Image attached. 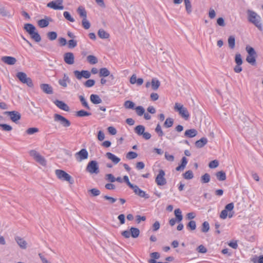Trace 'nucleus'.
<instances>
[{
    "instance_id": "1",
    "label": "nucleus",
    "mask_w": 263,
    "mask_h": 263,
    "mask_svg": "<svg viewBox=\"0 0 263 263\" xmlns=\"http://www.w3.org/2000/svg\"><path fill=\"white\" fill-rule=\"evenodd\" d=\"M247 14L249 22L254 24L259 30L262 31L263 26L261 17L257 13L251 10L247 11Z\"/></svg>"
},
{
    "instance_id": "2",
    "label": "nucleus",
    "mask_w": 263,
    "mask_h": 263,
    "mask_svg": "<svg viewBox=\"0 0 263 263\" xmlns=\"http://www.w3.org/2000/svg\"><path fill=\"white\" fill-rule=\"evenodd\" d=\"M55 174L58 178L62 181H66L70 184H73L74 182V180L72 177L64 171L62 170H56Z\"/></svg>"
},
{
    "instance_id": "3",
    "label": "nucleus",
    "mask_w": 263,
    "mask_h": 263,
    "mask_svg": "<svg viewBox=\"0 0 263 263\" xmlns=\"http://www.w3.org/2000/svg\"><path fill=\"white\" fill-rule=\"evenodd\" d=\"M174 109L178 112L181 117L187 120L190 117V114L186 108L183 106L181 104L176 103L174 106Z\"/></svg>"
},
{
    "instance_id": "4",
    "label": "nucleus",
    "mask_w": 263,
    "mask_h": 263,
    "mask_svg": "<svg viewBox=\"0 0 263 263\" xmlns=\"http://www.w3.org/2000/svg\"><path fill=\"white\" fill-rule=\"evenodd\" d=\"M16 77L24 84H26L28 87H32L33 84L30 78L27 77V74L23 72H18L16 73Z\"/></svg>"
},
{
    "instance_id": "5",
    "label": "nucleus",
    "mask_w": 263,
    "mask_h": 263,
    "mask_svg": "<svg viewBox=\"0 0 263 263\" xmlns=\"http://www.w3.org/2000/svg\"><path fill=\"white\" fill-rule=\"evenodd\" d=\"M140 234V231L138 228L132 227L129 231L125 230L121 233L122 236L125 238H128L130 236L135 238H137Z\"/></svg>"
},
{
    "instance_id": "6",
    "label": "nucleus",
    "mask_w": 263,
    "mask_h": 263,
    "mask_svg": "<svg viewBox=\"0 0 263 263\" xmlns=\"http://www.w3.org/2000/svg\"><path fill=\"white\" fill-rule=\"evenodd\" d=\"M86 170L91 174H98L100 172L98 162L95 160L89 161L86 166Z\"/></svg>"
},
{
    "instance_id": "7",
    "label": "nucleus",
    "mask_w": 263,
    "mask_h": 263,
    "mask_svg": "<svg viewBox=\"0 0 263 263\" xmlns=\"http://www.w3.org/2000/svg\"><path fill=\"white\" fill-rule=\"evenodd\" d=\"M53 118L55 122H59L64 127H68L71 125L70 121L60 114H55Z\"/></svg>"
},
{
    "instance_id": "8",
    "label": "nucleus",
    "mask_w": 263,
    "mask_h": 263,
    "mask_svg": "<svg viewBox=\"0 0 263 263\" xmlns=\"http://www.w3.org/2000/svg\"><path fill=\"white\" fill-rule=\"evenodd\" d=\"M30 155L33 157L35 160L43 166L46 165V160L44 157L41 156L35 150H31L29 152Z\"/></svg>"
},
{
    "instance_id": "9",
    "label": "nucleus",
    "mask_w": 263,
    "mask_h": 263,
    "mask_svg": "<svg viewBox=\"0 0 263 263\" xmlns=\"http://www.w3.org/2000/svg\"><path fill=\"white\" fill-rule=\"evenodd\" d=\"M74 157L77 161L81 162L88 158V153L85 148H82L74 154Z\"/></svg>"
},
{
    "instance_id": "10",
    "label": "nucleus",
    "mask_w": 263,
    "mask_h": 263,
    "mask_svg": "<svg viewBox=\"0 0 263 263\" xmlns=\"http://www.w3.org/2000/svg\"><path fill=\"white\" fill-rule=\"evenodd\" d=\"M63 3V0H55L48 3L47 6L54 10H63L64 9Z\"/></svg>"
},
{
    "instance_id": "11",
    "label": "nucleus",
    "mask_w": 263,
    "mask_h": 263,
    "mask_svg": "<svg viewBox=\"0 0 263 263\" xmlns=\"http://www.w3.org/2000/svg\"><path fill=\"white\" fill-rule=\"evenodd\" d=\"M164 171L162 170H160L155 179V181L158 185L162 186L166 183V180L164 178Z\"/></svg>"
},
{
    "instance_id": "12",
    "label": "nucleus",
    "mask_w": 263,
    "mask_h": 263,
    "mask_svg": "<svg viewBox=\"0 0 263 263\" xmlns=\"http://www.w3.org/2000/svg\"><path fill=\"white\" fill-rule=\"evenodd\" d=\"M4 114L8 116L10 119L15 123H17L21 118V114L16 111H5Z\"/></svg>"
},
{
    "instance_id": "13",
    "label": "nucleus",
    "mask_w": 263,
    "mask_h": 263,
    "mask_svg": "<svg viewBox=\"0 0 263 263\" xmlns=\"http://www.w3.org/2000/svg\"><path fill=\"white\" fill-rule=\"evenodd\" d=\"M234 207V206L233 202L227 204L224 209L223 210L220 214V218L225 219L228 216V211H232L233 210Z\"/></svg>"
},
{
    "instance_id": "14",
    "label": "nucleus",
    "mask_w": 263,
    "mask_h": 263,
    "mask_svg": "<svg viewBox=\"0 0 263 263\" xmlns=\"http://www.w3.org/2000/svg\"><path fill=\"white\" fill-rule=\"evenodd\" d=\"M133 190L135 194L138 195L140 197H143L145 199H148L149 197L148 194H146L145 192L141 190L137 185H134L133 187L131 188Z\"/></svg>"
},
{
    "instance_id": "15",
    "label": "nucleus",
    "mask_w": 263,
    "mask_h": 263,
    "mask_svg": "<svg viewBox=\"0 0 263 263\" xmlns=\"http://www.w3.org/2000/svg\"><path fill=\"white\" fill-rule=\"evenodd\" d=\"M64 62L69 65H72L74 62V54L72 52H66L64 54Z\"/></svg>"
},
{
    "instance_id": "16",
    "label": "nucleus",
    "mask_w": 263,
    "mask_h": 263,
    "mask_svg": "<svg viewBox=\"0 0 263 263\" xmlns=\"http://www.w3.org/2000/svg\"><path fill=\"white\" fill-rule=\"evenodd\" d=\"M1 60L4 63L10 65H14L16 62V59L12 57H3Z\"/></svg>"
},
{
    "instance_id": "17",
    "label": "nucleus",
    "mask_w": 263,
    "mask_h": 263,
    "mask_svg": "<svg viewBox=\"0 0 263 263\" xmlns=\"http://www.w3.org/2000/svg\"><path fill=\"white\" fill-rule=\"evenodd\" d=\"M54 103L57 107H58L61 109H62L66 111H68L69 110V107H68V106L65 103L62 101L56 100L54 102Z\"/></svg>"
},
{
    "instance_id": "18",
    "label": "nucleus",
    "mask_w": 263,
    "mask_h": 263,
    "mask_svg": "<svg viewBox=\"0 0 263 263\" xmlns=\"http://www.w3.org/2000/svg\"><path fill=\"white\" fill-rule=\"evenodd\" d=\"M15 240L21 249H26L27 248V243L23 238L17 236L15 237Z\"/></svg>"
},
{
    "instance_id": "19",
    "label": "nucleus",
    "mask_w": 263,
    "mask_h": 263,
    "mask_svg": "<svg viewBox=\"0 0 263 263\" xmlns=\"http://www.w3.org/2000/svg\"><path fill=\"white\" fill-rule=\"evenodd\" d=\"M41 89L44 92L47 94H52L53 93V89L52 87L48 84H42L40 85Z\"/></svg>"
},
{
    "instance_id": "20",
    "label": "nucleus",
    "mask_w": 263,
    "mask_h": 263,
    "mask_svg": "<svg viewBox=\"0 0 263 263\" xmlns=\"http://www.w3.org/2000/svg\"><path fill=\"white\" fill-rule=\"evenodd\" d=\"M51 18L46 16L45 19H42L38 21L37 24L41 28L47 27L49 24V21H51Z\"/></svg>"
},
{
    "instance_id": "21",
    "label": "nucleus",
    "mask_w": 263,
    "mask_h": 263,
    "mask_svg": "<svg viewBox=\"0 0 263 263\" xmlns=\"http://www.w3.org/2000/svg\"><path fill=\"white\" fill-rule=\"evenodd\" d=\"M106 156L108 159L111 160L112 162L115 164L118 163L120 161V159L119 158L117 157L116 156L110 152H107L106 154Z\"/></svg>"
},
{
    "instance_id": "22",
    "label": "nucleus",
    "mask_w": 263,
    "mask_h": 263,
    "mask_svg": "<svg viewBox=\"0 0 263 263\" xmlns=\"http://www.w3.org/2000/svg\"><path fill=\"white\" fill-rule=\"evenodd\" d=\"M70 80L68 76L66 74H64L62 79L59 80V84L63 87H66L67 86V82H69Z\"/></svg>"
},
{
    "instance_id": "23",
    "label": "nucleus",
    "mask_w": 263,
    "mask_h": 263,
    "mask_svg": "<svg viewBox=\"0 0 263 263\" xmlns=\"http://www.w3.org/2000/svg\"><path fill=\"white\" fill-rule=\"evenodd\" d=\"M208 143V139L205 137H202L200 140L195 142V146L197 148L203 147Z\"/></svg>"
},
{
    "instance_id": "24",
    "label": "nucleus",
    "mask_w": 263,
    "mask_h": 263,
    "mask_svg": "<svg viewBox=\"0 0 263 263\" xmlns=\"http://www.w3.org/2000/svg\"><path fill=\"white\" fill-rule=\"evenodd\" d=\"M90 99L91 102L95 104H100L102 102L101 99L97 95H91L90 97Z\"/></svg>"
},
{
    "instance_id": "25",
    "label": "nucleus",
    "mask_w": 263,
    "mask_h": 263,
    "mask_svg": "<svg viewBox=\"0 0 263 263\" xmlns=\"http://www.w3.org/2000/svg\"><path fill=\"white\" fill-rule=\"evenodd\" d=\"M197 134V131L195 129H190L186 130L184 133V136L189 138L195 137Z\"/></svg>"
},
{
    "instance_id": "26",
    "label": "nucleus",
    "mask_w": 263,
    "mask_h": 263,
    "mask_svg": "<svg viewBox=\"0 0 263 263\" xmlns=\"http://www.w3.org/2000/svg\"><path fill=\"white\" fill-rule=\"evenodd\" d=\"M24 29L29 34H32L36 30L35 27L31 24H25L24 25Z\"/></svg>"
},
{
    "instance_id": "27",
    "label": "nucleus",
    "mask_w": 263,
    "mask_h": 263,
    "mask_svg": "<svg viewBox=\"0 0 263 263\" xmlns=\"http://www.w3.org/2000/svg\"><path fill=\"white\" fill-rule=\"evenodd\" d=\"M151 86L152 89H153L154 90H156L160 87V82L158 80L155 78H153L152 80Z\"/></svg>"
},
{
    "instance_id": "28",
    "label": "nucleus",
    "mask_w": 263,
    "mask_h": 263,
    "mask_svg": "<svg viewBox=\"0 0 263 263\" xmlns=\"http://www.w3.org/2000/svg\"><path fill=\"white\" fill-rule=\"evenodd\" d=\"M215 176L219 181H224L226 179V173L223 171L217 172L215 174Z\"/></svg>"
},
{
    "instance_id": "29",
    "label": "nucleus",
    "mask_w": 263,
    "mask_h": 263,
    "mask_svg": "<svg viewBox=\"0 0 263 263\" xmlns=\"http://www.w3.org/2000/svg\"><path fill=\"white\" fill-rule=\"evenodd\" d=\"M174 214L176 219L177 220V222H180L183 219L181 211L180 209H177L174 211Z\"/></svg>"
},
{
    "instance_id": "30",
    "label": "nucleus",
    "mask_w": 263,
    "mask_h": 263,
    "mask_svg": "<svg viewBox=\"0 0 263 263\" xmlns=\"http://www.w3.org/2000/svg\"><path fill=\"white\" fill-rule=\"evenodd\" d=\"M110 74V71L106 68H101L99 70V76L100 77H106Z\"/></svg>"
},
{
    "instance_id": "31",
    "label": "nucleus",
    "mask_w": 263,
    "mask_h": 263,
    "mask_svg": "<svg viewBox=\"0 0 263 263\" xmlns=\"http://www.w3.org/2000/svg\"><path fill=\"white\" fill-rule=\"evenodd\" d=\"M185 10L187 14H190L192 12V7L190 0H184Z\"/></svg>"
},
{
    "instance_id": "32",
    "label": "nucleus",
    "mask_w": 263,
    "mask_h": 263,
    "mask_svg": "<svg viewBox=\"0 0 263 263\" xmlns=\"http://www.w3.org/2000/svg\"><path fill=\"white\" fill-rule=\"evenodd\" d=\"M145 130V127L143 125H139L135 128V132L139 136H141Z\"/></svg>"
},
{
    "instance_id": "33",
    "label": "nucleus",
    "mask_w": 263,
    "mask_h": 263,
    "mask_svg": "<svg viewBox=\"0 0 263 263\" xmlns=\"http://www.w3.org/2000/svg\"><path fill=\"white\" fill-rule=\"evenodd\" d=\"M98 34L101 39H108L109 37V34L103 29L99 30Z\"/></svg>"
},
{
    "instance_id": "34",
    "label": "nucleus",
    "mask_w": 263,
    "mask_h": 263,
    "mask_svg": "<svg viewBox=\"0 0 263 263\" xmlns=\"http://www.w3.org/2000/svg\"><path fill=\"white\" fill-rule=\"evenodd\" d=\"M77 12L80 16L82 17L83 18H87V12L85 10L84 8L82 6L79 7L77 9Z\"/></svg>"
},
{
    "instance_id": "35",
    "label": "nucleus",
    "mask_w": 263,
    "mask_h": 263,
    "mask_svg": "<svg viewBox=\"0 0 263 263\" xmlns=\"http://www.w3.org/2000/svg\"><path fill=\"white\" fill-rule=\"evenodd\" d=\"M0 15L5 17H11L12 15L5 7L0 8Z\"/></svg>"
},
{
    "instance_id": "36",
    "label": "nucleus",
    "mask_w": 263,
    "mask_h": 263,
    "mask_svg": "<svg viewBox=\"0 0 263 263\" xmlns=\"http://www.w3.org/2000/svg\"><path fill=\"white\" fill-rule=\"evenodd\" d=\"M256 55H248L247 57L246 61L252 65H255L256 64Z\"/></svg>"
},
{
    "instance_id": "37",
    "label": "nucleus",
    "mask_w": 263,
    "mask_h": 263,
    "mask_svg": "<svg viewBox=\"0 0 263 263\" xmlns=\"http://www.w3.org/2000/svg\"><path fill=\"white\" fill-rule=\"evenodd\" d=\"M174 123V119L171 118H167L165 120L163 126L165 128H170L172 127Z\"/></svg>"
},
{
    "instance_id": "38",
    "label": "nucleus",
    "mask_w": 263,
    "mask_h": 263,
    "mask_svg": "<svg viewBox=\"0 0 263 263\" xmlns=\"http://www.w3.org/2000/svg\"><path fill=\"white\" fill-rule=\"evenodd\" d=\"M228 44L229 47L233 49L235 47V37L233 35L230 36L228 38Z\"/></svg>"
},
{
    "instance_id": "39",
    "label": "nucleus",
    "mask_w": 263,
    "mask_h": 263,
    "mask_svg": "<svg viewBox=\"0 0 263 263\" xmlns=\"http://www.w3.org/2000/svg\"><path fill=\"white\" fill-rule=\"evenodd\" d=\"M87 62L90 64H95L98 63V59L93 55H89L87 57Z\"/></svg>"
},
{
    "instance_id": "40",
    "label": "nucleus",
    "mask_w": 263,
    "mask_h": 263,
    "mask_svg": "<svg viewBox=\"0 0 263 263\" xmlns=\"http://www.w3.org/2000/svg\"><path fill=\"white\" fill-rule=\"evenodd\" d=\"M201 182L202 183H206L210 181V175L208 173H205L201 177Z\"/></svg>"
},
{
    "instance_id": "41",
    "label": "nucleus",
    "mask_w": 263,
    "mask_h": 263,
    "mask_svg": "<svg viewBox=\"0 0 263 263\" xmlns=\"http://www.w3.org/2000/svg\"><path fill=\"white\" fill-rule=\"evenodd\" d=\"M91 114L90 112H87L84 110H81L76 112V115L79 117H83L85 116H90Z\"/></svg>"
},
{
    "instance_id": "42",
    "label": "nucleus",
    "mask_w": 263,
    "mask_h": 263,
    "mask_svg": "<svg viewBox=\"0 0 263 263\" xmlns=\"http://www.w3.org/2000/svg\"><path fill=\"white\" fill-rule=\"evenodd\" d=\"M31 37L36 42H40L41 41V37L37 32L35 31L32 33V34H30Z\"/></svg>"
},
{
    "instance_id": "43",
    "label": "nucleus",
    "mask_w": 263,
    "mask_h": 263,
    "mask_svg": "<svg viewBox=\"0 0 263 263\" xmlns=\"http://www.w3.org/2000/svg\"><path fill=\"white\" fill-rule=\"evenodd\" d=\"M135 103L129 100L126 101L124 103V106L127 109H134Z\"/></svg>"
},
{
    "instance_id": "44",
    "label": "nucleus",
    "mask_w": 263,
    "mask_h": 263,
    "mask_svg": "<svg viewBox=\"0 0 263 263\" xmlns=\"http://www.w3.org/2000/svg\"><path fill=\"white\" fill-rule=\"evenodd\" d=\"M187 228L191 230L194 231L196 228V222L194 220H191L186 226Z\"/></svg>"
},
{
    "instance_id": "45",
    "label": "nucleus",
    "mask_w": 263,
    "mask_h": 263,
    "mask_svg": "<svg viewBox=\"0 0 263 263\" xmlns=\"http://www.w3.org/2000/svg\"><path fill=\"white\" fill-rule=\"evenodd\" d=\"M79 99H80V100L82 104V105L85 107L86 109H90V108L89 107V106L88 105V104L87 102V101L86 100V99L84 98V97L82 96H79Z\"/></svg>"
},
{
    "instance_id": "46",
    "label": "nucleus",
    "mask_w": 263,
    "mask_h": 263,
    "mask_svg": "<svg viewBox=\"0 0 263 263\" xmlns=\"http://www.w3.org/2000/svg\"><path fill=\"white\" fill-rule=\"evenodd\" d=\"M135 109L136 110L137 114L139 116H141L144 114L145 109L141 106L136 107Z\"/></svg>"
},
{
    "instance_id": "47",
    "label": "nucleus",
    "mask_w": 263,
    "mask_h": 263,
    "mask_svg": "<svg viewBox=\"0 0 263 263\" xmlns=\"http://www.w3.org/2000/svg\"><path fill=\"white\" fill-rule=\"evenodd\" d=\"M210 229L209 223L208 221H204L202 224L201 231L203 233H206Z\"/></svg>"
},
{
    "instance_id": "48",
    "label": "nucleus",
    "mask_w": 263,
    "mask_h": 263,
    "mask_svg": "<svg viewBox=\"0 0 263 263\" xmlns=\"http://www.w3.org/2000/svg\"><path fill=\"white\" fill-rule=\"evenodd\" d=\"M47 35V37L51 41H53L57 37V33L54 31L48 32Z\"/></svg>"
},
{
    "instance_id": "49",
    "label": "nucleus",
    "mask_w": 263,
    "mask_h": 263,
    "mask_svg": "<svg viewBox=\"0 0 263 263\" xmlns=\"http://www.w3.org/2000/svg\"><path fill=\"white\" fill-rule=\"evenodd\" d=\"M183 177L185 179H191L194 177L193 172L191 170L186 171L183 174Z\"/></svg>"
},
{
    "instance_id": "50",
    "label": "nucleus",
    "mask_w": 263,
    "mask_h": 263,
    "mask_svg": "<svg viewBox=\"0 0 263 263\" xmlns=\"http://www.w3.org/2000/svg\"><path fill=\"white\" fill-rule=\"evenodd\" d=\"M235 62L237 65H242V60L240 53H236L235 57Z\"/></svg>"
},
{
    "instance_id": "51",
    "label": "nucleus",
    "mask_w": 263,
    "mask_h": 263,
    "mask_svg": "<svg viewBox=\"0 0 263 263\" xmlns=\"http://www.w3.org/2000/svg\"><path fill=\"white\" fill-rule=\"evenodd\" d=\"M138 156V154L134 152H129L126 154V158L128 159H134L137 158Z\"/></svg>"
},
{
    "instance_id": "52",
    "label": "nucleus",
    "mask_w": 263,
    "mask_h": 263,
    "mask_svg": "<svg viewBox=\"0 0 263 263\" xmlns=\"http://www.w3.org/2000/svg\"><path fill=\"white\" fill-rule=\"evenodd\" d=\"M63 15L67 20L70 21V22H74V19L71 16L70 13L68 11L64 12Z\"/></svg>"
},
{
    "instance_id": "53",
    "label": "nucleus",
    "mask_w": 263,
    "mask_h": 263,
    "mask_svg": "<svg viewBox=\"0 0 263 263\" xmlns=\"http://www.w3.org/2000/svg\"><path fill=\"white\" fill-rule=\"evenodd\" d=\"M77 46V41L73 39L70 40L68 42V46L69 48L72 49Z\"/></svg>"
},
{
    "instance_id": "54",
    "label": "nucleus",
    "mask_w": 263,
    "mask_h": 263,
    "mask_svg": "<svg viewBox=\"0 0 263 263\" xmlns=\"http://www.w3.org/2000/svg\"><path fill=\"white\" fill-rule=\"evenodd\" d=\"M155 132L158 134L159 137H162L164 133L161 129V127L159 124H158L155 128Z\"/></svg>"
},
{
    "instance_id": "55",
    "label": "nucleus",
    "mask_w": 263,
    "mask_h": 263,
    "mask_svg": "<svg viewBox=\"0 0 263 263\" xmlns=\"http://www.w3.org/2000/svg\"><path fill=\"white\" fill-rule=\"evenodd\" d=\"M198 252L200 253H205L207 252V249L202 245H199L196 249Z\"/></svg>"
},
{
    "instance_id": "56",
    "label": "nucleus",
    "mask_w": 263,
    "mask_h": 263,
    "mask_svg": "<svg viewBox=\"0 0 263 263\" xmlns=\"http://www.w3.org/2000/svg\"><path fill=\"white\" fill-rule=\"evenodd\" d=\"M82 24L83 27L85 29H88L90 27V24L89 22V21L87 20L86 18H83L82 21Z\"/></svg>"
},
{
    "instance_id": "57",
    "label": "nucleus",
    "mask_w": 263,
    "mask_h": 263,
    "mask_svg": "<svg viewBox=\"0 0 263 263\" xmlns=\"http://www.w3.org/2000/svg\"><path fill=\"white\" fill-rule=\"evenodd\" d=\"M219 165V162L217 160H214L211 161L209 164V167L210 168H216Z\"/></svg>"
},
{
    "instance_id": "58",
    "label": "nucleus",
    "mask_w": 263,
    "mask_h": 263,
    "mask_svg": "<svg viewBox=\"0 0 263 263\" xmlns=\"http://www.w3.org/2000/svg\"><path fill=\"white\" fill-rule=\"evenodd\" d=\"M39 132V129L36 127H31L27 129L26 131V133L28 135H33L35 133Z\"/></svg>"
},
{
    "instance_id": "59",
    "label": "nucleus",
    "mask_w": 263,
    "mask_h": 263,
    "mask_svg": "<svg viewBox=\"0 0 263 263\" xmlns=\"http://www.w3.org/2000/svg\"><path fill=\"white\" fill-rule=\"evenodd\" d=\"M0 127L4 131L9 132V131L12 130V127L10 125L6 124L0 123Z\"/></svg>"
},
{
    "instance_id": "60",
    "label": "nucleus",
    "mask_w": 263,
    "mask_h": 263,
    "mask_svg": "<svg viewBox=\"0 0 263 263\" xmlns=\"http://www.w3.org/2000/svg\"><path fill=\"white\" fill-rule=\"evenodd\" d=\"M95 84V81L92 79L87 80L84 84L86 87H91Z\"/></svg>"
},
{
    "instance_id": "61",
    "label": "nucleus",
    "mask_w": 263,
    "mask_h": 263,
    "mask_svg": "<svg viewBox=\"0 0 263 263\" xmlns=\"http://www.w3.org/2000/svg\"><path fill=\"white\" fill-rule=\"evenodd\" d=\"M103 197L104 199L108 200L109 203L110 204L115 203L117 200V198L108 196L107 195L103 196Z\"/></svg>"
},
{
    "instance_id": "62",
    "label": "nucleus",
    "mask_w": 263,
    "mask_h": 263,
    "mask_svg": "<svg viewBox=\"0 0 263 263\" xmlns=\"http://www.w3.org/2000/svg\"><path fill=\"white\" fill-rule=\"evenodd\" d=\"M105 179L110 182H114L115 181V177L111 174H106L105 176Z\"/></svg>"
},
{
    "instance_id": "63",
    "label": "nucleus",
    "mask_w": 263,
    "mask_h": 263,
    "mask_svg": "<svg viewBox=\"0 0 263 263\" xmlns=\"http://www.w3.org/2000/svg\"><path fill=\"white\" fill-rule=\"evenodd\" d=\"M89 192L91 193L93 196H99L101 193L100 190L96 188L90 190Z\"/></svg>"
},
{
    "instance_id": "64",
    "label": "nucleus",
    "mask_w": 263,
    "mask_h": 263,
    "mask_svg": "<svg viewBox=\"0 0 263 263\" xmlns=\"http://www.w3.org/2000/svg\"><path fill=\"white\" fill-rule=\"evenodd\" d=\"M246 50L248 53V55H256V53L253 48L247 46Z\"/></svg>"
}]
</instances>
